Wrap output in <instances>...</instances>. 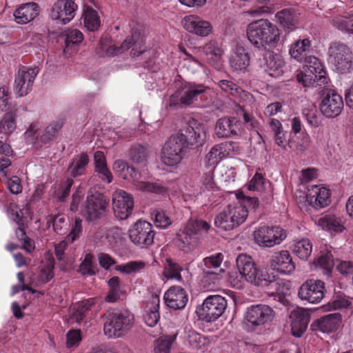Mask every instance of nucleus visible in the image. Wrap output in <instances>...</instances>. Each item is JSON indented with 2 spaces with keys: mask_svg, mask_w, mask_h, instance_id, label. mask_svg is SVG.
<instances>
[{
  "mask_svg": "<svg viewBox=\"0 0 353 353\" xmlns=\"http://www.w3.org/2000/svg\"><path fill=\"white\" fill-rule=\"evenodd\" d=\"M231 68L236 71L245 70L250 65V56L242 46H236L232 50L230 58Z\"/></svg>",
  "mask_w": 353,
  "mask_h": 353,
  "instance_id": "obj_32",
  "label": "nucleus"
},
{
  "mask_svg": "<svg viewBox=\"0 0 353 353\" xmlns=\"http://www.w3.org/2000/svg\"><path fill=\"white\" fill-rule=\"evenodd\" d=\"M352 54L349 47L335 42L328 49V62L341 73L347 72L352 66Z\"/></svg>",
  "mask_w": 353,
  "mask_h": 353,
  "instance_id": "obj_8",
  "label": "nucleus"
},
{
  "mask_svg": "<svg viewBox=\"0 0 353 353\" xmlns=\"http://www.w3.org/2000/svg\"><path fill=\"white\" fill-rule=\"evenodd\" d=\"M227 307L226 299L221 295H210L196 307V313L203 321H215L224 313Z\"/></svg>",
  "mask_w": 353,
  "mask_h": 353,
  "instance_id": "obj_6",
  "label": "nucleus"
},
{
  "mask_svg": "<svg viewBox=\"0 0 353 353\" xmlns=\"http://www.w3.org/2000/svg\"><path fill=\"white\" fill-rule=\"evenodd\" d=\"M94 304V299H89L79 302L78 304L74 305L73 312L71 314V319L77 323L81 322L83 320L85 314Z\"/></svg>",
  "mask_w": 353,
  "mask_h": 353,
  "instance_id": "obj_47",
  "label": "nucleus"
},
{
  "mask_svg": "<svg viewBox=\"0 0 353 353\" xmlns=\"http://www.w3.org/2000/svg\"><path fill=\"white\" fill-rule=\"evenodd\" d=\"M188 146L180 136L172 135L165 143L161 151V161L168 166L178 165L183 159Z\"/></svg>",
  "mask_w": 353,
  "mask_h": 353,
  "instance_id": "obj_9",
  "label": "nucleus"
},
{
  "mask_svg": "<svg viewBox=\"0 0 353 353\" xmlns=\"http://www.w3.org/2000/svg\"><path fill=\"white\" fill-rule=\"evenodd\" d=\"M81 341V334L79 330H72L66 334V347L70 348L77 346Z\"/></svg>",
  "mask_w": 353,
  "mask_h": 353,
  "instance_id": "obj_64",
  "label": "nucleus"
},
{
  "mask_svg": "<svg viewBox=\"0 0 353 353\" xmlns=\"http://www.w3.org/2000/svg\"><path fill=\"white\" fill-rule=\"evenodd\" d=\"M236 199L245 205V208L248 210H256L259 205V199L256 197H249L244 195L243 192H238L236 194Z\"/></svg>",
  "mask_w": 353,
  "mask_h": 353,
  "instance_id": "obj_60",
  "label": "nucleus"
},
{
  "mask_svg": "<svg viewBox=\"0 0 353 353\" xmlns=\"http://www.w3.org/2000/svg\"><path fill=\"white\" fill-rule=\"evenodd\" d=\"M236 263L239 272H231L228 275V281L234 288L241 289L245 283L248 282L258 286L271 285L276 293L282 292L280 290L282 281H277L272 274H268L258 268L250 256L245 254H239Z\"/></svg>",
  "mask_w": 353,
  "mask_h": 353,
  "instance_id": "obj_1",
  "label": "nucleus"
},
{
  "mask_svg": "<svg viewBox=\"0 0 353 353\" xmlns=\"http://www.w3.org/2000/svg\"><path fill=\"white\" fill-rule=\"evenodd\" d=\"M134 315L128 311L110 314L103 326L104 334L108 338H119L132 326Z\"/></svg>",
  "mask_w": 353,
  "mask_h": 353,
  "instance_id": "obj_7",
  "label": "nucleus"
},
{
  "mask_svg": "<svg viewBox=\"0 0 353 353\" xmlns=\"http://www.w3.org/2000/svg\"><path fill=\"white\" fill-rule=\"evenodd\" d=\"M311 49V41L309 39H299L292 43L289 50L292 58L299 62L306 58L307 53Z\"/></svg>",
  "mask_w": 353,
  "mask_h": 353,
  "instance_id": "obj_35",
  "label": "nucleus"
},
{
  "mask_svg": "<svg viewBox=\"0 0 353 353\" xmlns=\"http://www.w3.org/2000/svg\"><path fill=\"white\" fill-rule=\"evenodd\" d=\"M219 86L221 89L228 94L242 99L243 97H248L249 94L242 90L236 84L230 80H221L219 82Z\"/></svg>",
  "mask_w": 353,
  "mask_h": 353,
  "instance_id": "obj_51",
  "label": "nucleus"
},
{
  "mask_svg": "<svg viewBox=\"0 0 353 353\" xmlns=\"http://www.w3.org/2000/svg\"><path fill=\"white\" fill-rule=\"evenodd\" d=\"M83 39V34L78 30H68L65 37V50H68L74 45L80 43Z\"/></svg>",
  "mask_w": 353,
  "mask_h": 353,
  "instance_id": "obj_56",
  "label": "nucleus"
},
{
  "mask_svg": "<svg viewBox=\"0 0 353 353\" xmlns=\"http://www.w3.org/2000/svg\"><path fill=\"white\" fill-rule=\"evenodd\" d=\"M210 228L208 222L203 220L190 219L179 235V246L184 252H190L197 245L196 234L208 232Z\"/></svg>",
  "mask_w": 353,
  "mask_h": 353,
  "instance_id": "obj_5",
  "label": "nucleus"
},
{
  "mask_svg": "<svg viewBox=\"0 0 353 353\" xmlns=\"http://www.w3.org/2000/svg\"><path fill=\"white\" fill-rule=\"evenodd\" d=\"M249 41L259 49L275 47L280 40L281 31L276 25L266 19H261L247 26Z\"/></svg>",
  "mask_w": 353,
  "mask_h": 353,
  "instance_id": "obj_2",
  "label": "nucleus"
},
{
  "mask_svg": "<svg viewBox=\"0 0 353 353\" xmlns=\"http://www.w3.org/2000/svg\"><path fill=\"white\" fill-rule=\"evenodd\" d=\"M176 335H166L157 339L154 342V353H170L172 345L176 340Z\"/></svg>",
  "mask_w": 353,
  "mask_h": 353,
  "instance_id": "obj_50",
  "label": "nucleus"
},
{
  "mask_svg": "<svg viewBox=\"0 0 353 353\" xmlns=\"http://www.w3.org/2000/svg\"><path fill=\"white\" fill-rule=\"evenodd\" d=\"M89 162L88 156L85 153H81L77 156L71 163L68 170L70 174L75 177L81 175Z\"/></svg>",
  "mask_w": 353,
  "mask_h": 353,
  "instance_id": "obj_46",
  "label": "nucleus"
},
{
  "mask_svg": "<svg viewBox=\"0 0 353 353\" xmlns=\"http://www.w3.org/2000/svg\"><path fill=\"white\" fill-rule=\"evenodd\" d=\"M315 223L322 230L331 234L343 233L346 230L345 220L342 216L334 214L321 215L316 220Z\"/></svg>",
  "mask_w": 353,
  "mask_h": 353,
  "instance_id": "obj_23",
  "label": "nucleus"
},
{
  "mask_svg": "<svg viewBox=\"0 0 353 353\" xmlns=\"http://www.w3.org/2000/svg\"><path fill=\"white\" fill-rule=\"evenodd\" d=\"M264 70L271 77H279L283 72L284 60L281 55L268 52L264 57Z\"/></svg>",
  "mask_w": 353,
  "mask_h": 353,
  "instance_id": "obj_29",
  "label": "nucleus"
},
{
  "mask_svg": "<svg viewBox=\"0 0 353 353\" xmlns=\"http://www.w3.org/2000/svg\"><path fill=\"white\" fill-rule=\"evenodd\" d=\"M270 268L281 274H290L295 270V263L288 250L275 252L270 260Z\"/></svg>",
  "mask_w": 353,
  "mask_h": 353,
  "instance_id": "obj_20",
  "label": "nucleus"
},
{
  "mask_svg": "<svg viewBox=\"0 0 353 353\" xmlns=\"http://www.w3.org/2000/svg\"><path fill=\"white\" fill-rule=\"evenodd\" d=\"M37 74V68L23 67L19 70L14 83V91L16 95L20 97L27 95L32 90Z\"/></svg>",
  "mask_w": 353,
  "mask_h": 353,
  "instance_id": "obj_18",
  "label": "nucleus"
},
{
  "mask_svg": "<svg viewBox=\"0 0 353 353\" xmlns=\"http://www.w3.org/2000/svg\"><path fill=\"white\" fill-rule=\"evenodd\" d=\"M128 234L131 242L140 248H147L154 243L152 225L146 221L139 220L132 224Z\"/></svg>",
  "mask_w": 353,
  "mask_h": 353,
  "instance_id": "obj_10",
  "label": "nucleus"
},
{
  "mask_svg": "<svg viewBox=\"0 0 353 353\" xmlns=\"http://www.w3.org/2000/svg\"><path fill=\"white\" fill-rule=\"evenodd\" d=\"M313 265L316 268L322 270L324 274L329 276L334 267V261L331 252H321V255L314 261Z\"/></svg>",
  "mask_w": 353,
  "mask_h": 353,
  "instance_id": "obj_44",
  "label": "nucleus"
},
{
  "mask_svg": "<svg viewBox=\"0 0 353 353\" xmlns=\"http://www.w3.org/2000/svg\"><path fill=\"white\" fill-rule=\"evenodd\" d=\"M39 11V7L36 3H23L14 11V21L18 24H27L38 16Z\"/></svg>",
  "mask_w": 353,
  "mask_h": 353,
  "instance_id": "obj_28",
  "label": "nucleus"
},
{
  "mask_svg": "<svg viewBox=\"0 0 353 353\" xmlns=\"http://www.w3.org/2000/svg\"><path fill=\"white\" fill-rule=\"evenodd\" d=\"M203 52L208 57V59L212 64H215V61H219L223 54L222 49L214 42L210 41L203 47Z\"/></svg>",
  "mask_w": 353,
  "mask_h": 353,
  "instance_id": "obj_53",
  "label": "nucleus"
},
{
  "mask_svg": "<svg viewBox=\"0 0 353 353\" xmlns=\"http://www.w3.org/2000/svg\"><path fill=\"white\" fill-rule=\"evenodd\" d=\"M152 216L157 228H165L171 224L170 217L163 211L155 210L152 212Z\"/></svg>",
  "mask_w": 353,
  "mask_h": 353,
  "instance_id": "obj_58",
  "label": "nucleus"
},
{
  "mask_svg": "<svg viewBox=\"0 0 353 353\" xmlns=\"http://www.w3.org/2000/svg\"><path fill=\"white\" fill-rule=\"evenodd\" d=\"M234 148L232 142H224L216 145L205 155V161L210 168H214L221 159L232 154V150Z\"/></svg>",
  "mask_w": 353,
  "mask_h": 353,
  "instance_id": "obj_26",
  "label": "nucleus"
},
{
  "mask_svg": "<svg viewBox=\"0 0 353 353\" xmlns=\"http://www.w3.org/2000/svg\"><path fill=\"white\" fill-rule=\"evenodd\" d=\"M188 341L193 349L200 350L203 353L207 352L212 346V340L210 338L194 331H190L189 332Z\"/></svg>",
  "mask_w": 353,
  "mask_h": 353,
  "instance_id": "obj_36",
  "label": "nucleus"
},
{
  "mask_svg": "<svg viewBox=\"0 0 353 353\" xmlns=\"http://www.w3.org/2000/svg\"><path fill=\"white\" fill-rule=\"evenodd\" d=\"M17 110H7L3 118L0 120V133L9 135L16 129V112Z\"/></svg>",
  "mask_w": 353,
  "mask_h": 353,
  "instance_id": "obj_45",
  "label": "nucleus"
},
{
  "mask_svg": "<svg viewBox=\"0 0 353 353\" xmlns=\"http://www.w3.org/2000/svg\"><path fill=\"white\" fill-rule=\"evenodd\" d=\"M291 250L300 259L307 260L312 252V245L309 239H301L294 241Z\"/></svg>",
  "mask_w": 353,
  "mask_h": 353,
  "instance_id": "obj_41",
  "label": "nucleus"
},
{
  "mask_svg": "<svg viewBox=\"0 0 353 353\" xmlns=\"http://www.w3.org/2000/svg\"><path fill=\"white\" fill-rule=\"evenodd\" d=\"M129 155L130 159L134 163L143 164L147 161L148 151L144 146L136 144L130 149Z\"/></svg>",
  "mask_w": 353,
  "mask_h": 353,
  "instance_id": "obj_52",
  "label": "nucleus"
},
{
  "mask_svg": "<svg viewBox=\"0 0 353 353\" xmlns=\"http://www.w3.org/2000/svg\"><path fill=\"white\" fill-rule=\"evenodd\" d=\"M123 234L119 228H114L109 230L106 234V239L109 244L114 247L120 243L123 239Z\"/></svg>",
  "mask_w": 353,
  "mask_h": 353,
  "instance_id": "obj_61",
  "label": "nucleus"
},
{
  "mask_svg": "<svg viewBox=\"0 0 353 353\" xmlns=\"http://www.w3.org/2000/svg\"><path fill=\"white\" fill-rule=\"evenodd\" d=\"M8 213L10 218L19 225L21 224L23 219L31 220L32 219V212L28 203H26L22 209H20L15 203H10Z\"/></svg>",
  "mask_w": 353,
  "mask_h": 353,
  "instance_id": "obj_37",
  "label": "nucleus"
},
{
  "mask_svg": "<svg viewBox=\"0 0 353 353\" xmlns=\"http://www.w3.org/2000/svg\"><path fill=\"white\" fill-rule=\"evenodd\" d=\"M159 303L160 299L157 295L152 296L150 306L148 305L145 314L144 315V320L147 325L149 327L154 326L159 320Z\"/></svg>",
  "mask_w": 353,
  "mask_h": 353,
  "instance_id": "obj_39",
  "label": "nucleus"
},
{
  "mask_svg": "<svg viewBox=\"0 0 353 353\" xmlns=\"http://www.w3.org/2000/svg\"><path fill=\"white\" fill-rule=\"evenodd\" d=\"M10 96L9 90L7 87L3 86L0 88V108L4 110H17L16 105H12L9 102Z\"/></svg>",
  "mask_w": 353,
  "mask_h": 353,
  "instance_id": "obj_59",
  "label": "nucleus"
},
{
  "mask_svg": "<svg viewBox=\"0 0 353 353\" xmlns=\"http://www.w3.org/2000/svg\"><path fill=\"white\" fill-rule=\"evenodd\" d=\"M265 179L261 174L256 173L248 183L247 187L250 191H263L264 189Z\"/></svg>",
  "mask_w": 353,
  "mask_h": 353,
  "instance_id": "obj_62",
  "label": "nucleus"
},
{
  "mask_svg": "<svg viewBox=\"0 0 353 353\" xmlns=\"http://www.w3.org/2000/svg\"><path fill=\"white\" fill-rule=\"evenodd\" d=\"M307 201L315 208H323L330 203V191L323 185H312L308 188Z\"/></svg>",
  "mask_w": 353,
  "mask_h": 353,
  "instance_id": "obj_25",
  "label": "nucleus"
},
{
  "mask_svg": "<svg viewBox=\"0 0 353 353\" xmlns=\"http://www.w3.org/2000/svg\"><path fill=\"white\" fill-rule=\"evenodd\" d=\"M145 267V263L142 261H130L125 264L118 265L116 269L117 271L126 274H131L140 272Z\"/></svg>",
  "mask_w": 353,
  "mask_h": 353,
  "instance_id": "obj_55",
  "label": "nucleus"
},
{
  "mask_svg": "<svg viewBox=\"0 0 353 353\" xmlns=\"http://www.w3.org/2000/svg\"><path fill=\"white\" fill-rule=\"evenodd\" d=\"M108 285L109 290L105 297V300L109 303H114L119 300L124 294L119 278L117 276L112 277L108 280Z\"/></svg>",
  "mask_w": 353,
  "mask_h": 353,
  "instance_id": "obj_42",
  "label": "nucleus"
},
{
  "mask_svg": "<svg viewBox=\"0 0 353 353\" xmlns=\"http://www.w3.org/2000/svg\"><path fill=\"white\" fill-rule=\"evenodd\" d=\"M77 9V5L73 0H59L52 8L51 17L66 24L74 17Z\"/></svg>",
  "mask_w": 353,
  "mask_h": 353,
  "instance_id": "obj_21",
  "label": "nucleus"
},
{
  "mask_svg": "<svg viewBox=\"0 0 353 353\" xmlns=\"http://www.w3.org/2000/svg\"><path fill=\"white\" fill-rule=\"evenodd\" d=\"M290 319L292 334L296 337H301L305 332L310 321L308 312L302 307H296L291 311Z\"/></svg>",
  "mask_w": 353,
  "mask_h": 353,
  "instance_id": "obj_24",
  "label": "nucleus"
},
{
  "mask_svg": "<svg viewBox=\"0 0 353 353\" xmlns=\"http://www.w3.org/2000/svg\"><path fill=\"white\" fill-rule=\"evenodd\" d=\"M134 207L133 196L123 190H117L112 194V208L115 216L119 220L126 219Z\"/></svg>",
  "mask_w": 353,
  "mask_h": 353,
  "instance_id": "obj_16",
  "label": "nucleus"
},
{
  "mask_svg": "<svg viewBox=\"0 0 353 353\" xmlns=\"http://www.w3.org/2000/svg\"><path fill=\"white\" fill-rule=\"evenodd\" d=\"M133 42V48L132 50V56H139V54H142L145 49H141V43L143 42L142 39L139 41H134L132 38H128L126 39L121 46L119 48L115 47L114 45L110 46L108 48H107L105 50V53L108 56H114L117 55L119 54L123 53L125 50H128Z\"/></svg>",
  "mask_w": 353,
  "mask_h": 353,
  "instance_id": "obj_33",
  "label": "nucleus"
},
{
  "mask_svg": "<svg viewBox=\"0 0 353 353\" xmlns=\"http://www.w3.org/2000/svg\"><path fill=\"white\" fill-rule=\"evenodd\" d=\"M112 170L119 177L132 183L141 177V174L134 167L122 159H117L113 163Z\"/></svg>",
  "mask_w": 353,
  "mask_h": 353,
  "instance_id": "obj_31",
  "label": "nucleus"
},
{
  "mask_svg": "<svg viewBox=\"0 0 353 353\" xmlns=\"http://www.w3.org/2000/svg\"><path fill=\"white\" fill-rule=\"evenodd\" d=\"M182 268L176 263L172 262L170 259H168L164 267L163 275L169 279H176L179 281H181V272Z\"/></svg>",
  "mask_w": 353,
  "mask_h": 353,
  "instance_id": "obj_54",
  "label": "nucleus"
},
{
  "mask_svg": "<svg viewBox=\"0 0 353 353\" xmlns=\"http://www.w3.org/2000/svg\"><path fill=\"white\" fill-rule=\"evenodd\" d=\"M107 205L108 202L102 194L91 190L85 204L81 206V212L88 220H94L102 214Z\"/></svg>",
  "mask_w": 353,
  "mask_h": 353,
  "instance_id": "obj_14",
  "label": "nucleus"
},
{
  "mask_svg": "<svg viewBox=\"0 0 353 353\" xmlns=\"http://www.w3.org/2000/svg\"><path fill=\"white\" fill-rule=\"evenodd\" d=\"M296 79L299 83L305 87L312 86L318 80V78L312 72H307L303 68L296 74Z\"/></svg>",
  "mask_w": 353,
  "mask_h": 353,
  "instance_id": "obj_57",
  "label": "nucleus"
},
{
  "mask_svg": "<svg viewBox=\"0 0 353 353\" xmlns=\"http://www.w3.org/2000/svg\"><path fill=\"white\" fill-rule=\"evenodd\" d=\"M165 304L174 310L183 308L188 302V295L179 286L170 288L164 294Z\"/></svg>",
  "mask_w": 353,
  "mask_h": 353,
  "instance_id": "obj_27",
  "label": "nucleus"
},
{
  "mask_svg": "<svg viewBox=\"0 0 353 353\" xmlns=\"http://www.w3.org/2000/svg\"><path fill=\"white\" fill-rule=\"evenodd\" d=\"M303 68L307 72H312L317 77L318 80L322 83L325 80V71L320 60L314 56H309L305 58V63Z\"/></svg>",
  "mask_w": 353,
  "mask_h": 353,
  "instance_id": "obj_38",
  "label": "nucleus"
},
{
  "mask_svg": "<svg viewBox=\"0 0 353 353\" xmlns=\"http://www.w3.org/2000/svg\"><path fill=\"white\" fill-rule=\"evenodd\" d=\"M181 100L184 106L194 104L202 100L210 91V88L203 84L186 83L181 88Z\"/></svg>",
  "mask_w": 353,
  "mask_h": 353,
  "instance_id": "obj_19",
  "label": "nucleus"
},
{
  "mask_svg": "<svg viewBox=\"0 0 353 353\" xmlns=\"http://www.w3.org/2000/svg\"><path fill=\"white\" fill-rule=\"evenodd\" d=\"M248 210L239 199L228 204L214 219L216 227L225 230H231L243 224L247 219Z\"/></svg>",
  "mask_w": 353,
  "mask_h": 353,
  "instance_id": "obj_3",
  "label": "nucleus"
},
{
  "mask_svg": "<svg viewBox=\"0 0 353 353\" xmlns=\"http://www.w3.org/2000/svg\"><path fill=\"white\" fill-rule=\"evenodd\" d=\"M277 22L285 29L288 31H292L297 28L300 15L294 9L286 8L279 11L275 14Z\"/></svg>",
  "mask_w": 353,
  "mask_h": 353,
  "instance_id": "obj_30",
  "label": "nucleus"
},
{
  "mask_svg": "<svg viewBox=\"0 0 353 353\" xmlns=\"http://www.w3.org/2000/svg\"><path fill=\"white\" fill-rule=\"evenodd\" d=\"M342 97L333 90H324L320 98L319 110L326 118L338 117L343 109Z\"/></svg>",
  "mask_w": 353,
  "mask_h": 353,
  "instance_id": "obj_13",
  "label": "nucleus"
},
{
  "mask_svg": "<svg viewBox=\"0 0 353 353\" xmlns=\"http://www.w3.org/2000/svg\"><path fill=\"white\" fill-rule=\"evenodd\" d=\"M54 268L52 264L42 265L41 269L38 276V280L41 283H46L54 276Z\"/></svg>",
  "mask_w": 353,
  "mask_h": 353,
  "instance_id": "obj_63",
  "label": "nucleus"
},
{
  "mask_svg": "<svg viewBox=\"0 0 353 353\" xmlns=\"http://www.w3.org/2000/svg\"><path fill=\"white\" fill-rule=\"evenodd\" d=\"M275 317V312L267 305L259 304L247 308L244 321L250 326L256 327L270 323Z\"/></svg>",
  "mask_w": 353,
  "mask_h": 353,
  "instance_id": "obj_12",
  "label": "nucleus"
},
{
  "mask_svg": "<svg viewBox=\"0 0 353 353\" xmlns=\"http://www.w3.org/2000/svg\"><path fill=\"white\" fill-rule=\"evenodd\" d=\"M182 24L188 32L202 37L208 36L212 30V26L209 21L195 14L185 17Z\"/></svg>",
  "mask_w": 353,
  "mask_h": 353,
  "instance_id": "obj_22",
  "label": "nucleus"
},
{
  "mask_svg": "<svg viewBox=\"0 0 353 353\" xmlns=\"http://www.w3.org/2000/svg\"><path fill=\"white\" fill-rule=\"evenodd\" d=\"M341 323V316L337 314H327L317 321L319 330L323 333H330L338 329Z\"/></svg>",
  "mask_w": 353,
  "mask_h": 353,
  "instance_id": "obj_40",
  "label": "nucleus"
},
{
  "mask_svg": "<svg viewBox=\"0 0 353 353\" xmlns=\"http://www.w3.org/2000/svg\"><path fill=\"white\" fill-rule=\"evenodd\" d=\"M223 259L221 253H216L203 259L201 265L204 274V281L212 280L214 283L223 278L225 270L221 268Z\"/></svg>",
  "mask_w": 353,
  "mask_h": 353,
  "instance_id": "obj_17",
  "label": "nucleus"
},
{
  "mask_svg": "<svg viewBox=\"0 0 353 353\" xmlns=\"http://www.w3.org/2000/svg\"><path fill=\"white\" fill-rule=\"evenodd\" d=\"M332 25L341 31L353 33V11L347 16H338L332 19Z\"/></svg>",
  "mask_w": 353,
  "mask_h": 353,
  "instance_id": "obj_49",
  "label": "nucleus"
},
{
  "mask_svg": "<svg viewBox=\"0 0 353 353\" xmlns=\"http://www.w3.org/2000/svg\"><path fill=\"white\" fill-rule=\"evenodd\" d=\"M84 26L89 31L98 30L101 25L100 17L98 12L91 7H86L83 14Z\"/></svg>",
  "mask_w": 353,
  "mask_h": 353,
  "instance_id": "obj_43",
  "label": "nucleus"
},
{
  "mask_svg": "<svg viewBox=\"0 0 353 353\" xmlns=\"http://www.w3.org/2000/svg\"><path fill=\"white\" fill-rule=\"evenodd\" d=\"M325 283L318 279H307L298 290L299 298L309 303L317 304L324 297Z\"/></svg>",
  "mask_w": 353,
  "mask_h": 353,
  "instance_id": "obj_15",
  "label": "nucleus"
},
{
  "mask_svg": "<svg viewBox=\"0 0 353 353\" xmlns=\"http://www.w3.org/2000/svg\"><path fill=\"white\" fill-rule=\"evenodd\" d=\"M238 122L230 118H221L216 123L215 132L219 137H229L237 134Z\"/></svg>",
  "mask_w": 353,
  "mask_h": 353,
  "instance_id": "obj_34",
  "label": "nucleus"
},
{
  "mask_svg": "<svg viewBox=\"0 0 353 353\" xmlns=\"http://www.w3.org/2000/svg\"><path fill=\"white\" fill-rule=\"evenodd\" d=\"M254 243L261 248H272L281 244L287 237L286 231L278 225H260L252 234Z\"/></svg>",
  "mask_w": 353,
  "mask_h": 353,
  "instance_id": "obj_4",
  "label": "nucleus"
},
{
  "mask_svg": "<svg viewBox=\"0 0 353 353\" xmlns=\"http://www.w3.org/2000/svg\"><path fill=\"white\" fill-rule=\"evenodd\" d=\"M133 185L137 190L148 193L161 194L165 191V188L159 183L139 181H134Z\"/></svg>",
  "mask_w": 353,
  "mask_h": 353,
  "instance_id": "obj_48",
  "label": "nucleus"
},
{
  "mask_svg": "<svg viewBox=\"0 0 353 353\" xmlns=\"http://www.w3.org/2000/svg\"><path fill=\"white\" fill-rule=\"evenodd\" d=\"M176 134L180 136V139L188 148H197L204 144L207 137V128L203 124L192 119Z\"/></svg>",
  "mask_w": 353,
  "mask_h": 353,
  "instance_id": "obj_11",
  "label": "nucleus"
}]
</instances>
